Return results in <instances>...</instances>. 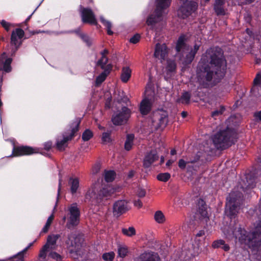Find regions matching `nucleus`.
<instances>
[{
    "mask_svg": "<svg viewBox=\"0 0 261 261\" xmlns=\"http://www.w3.org/2000/svg\"><path fill=\"white\" fill-rule=\"evenodd\" d=\"M226 70V63L221 49L211 48L202 56L198 64V80L202 84L213 79L217 82L224 76Z\"/></svg>",
    "mask_w": 261,
    "mask_h": 261,
    "instance_id": "nucleus-1",
    "label": "nucleus"
},
{
    "mask_svg": "<svg viewBox=\"0 0 261 261\" xmlns=\"http://www.w3.org/2000/svg\"><path fill=\"white\" fill-rule=\"evenodd\" d=\"M233 235L242 245L253 250L261 246V220L254 224V229L248 232L241 227L232 231Z\"/></svg>",
    "mask_w": 261,
    "mask_h": 261,
    "instance_id": "nucleus-2",
    "label": "nucleus"
},
{
    "mask_svg": "<svg viewBox=\"0 0 261 261\" xmlns=\"http://www.w3.org/2000/svg\"><path fill=\"white\" fill-rule=\"evenodd\" d=\"M172 0H156V7L153 13L147 18L146 24L150 29L157 31L163 24L164 16L166 14L165 10L168 8Z\"/></svg>",
    "mask_w": 261,
    "mask_h": 261,
    "instance_id": "nucleus-3",
    "label": "nucleus"
},
{
    "mask_svg": "<svg viewBox=\"0 0 261 261\" xmlns=\"http://www.w3.org/2000/svg\"><path fill=\"white\" fill-rule=\"evenodd\" d=\"M114 191V189L111 186L97 182L87 191L85 198L87 200L99 203L103 199L111 196Z\"/></svg>",
    "mask_w": 261,
    "mask_h": 261,
    "instance_id": "nucleus-4",
    "label": "nucleus"
},
{
    "mask_svg": "<svg viewBox=\"0 0 261 261\" xmlns=\"http://www.w3.org/2000/svg\"><path fill=\"white\" fill-rule=\"evenodd\" d=\"M200 43H196L193 48H190L186 43L185 36H180L177 42L176 49L177 56L184 64H190L193 60L196 54L199 50Z\"/></svg>",
    "mask_w": 261,
    "mask_h": 261,
    "instance_id": "nucleus-5",
    "label": "nucleus"
},
{
    "mask_svg": "<svg viewBox=\"0 0 261 261\" xmlns=\"http://www.w3.org/2000/svg\"><path fill=\"white\" fill-rule=\"evenodd\" d=\"M59 234H51L48 236L46 244L40 251L39 261H45L52 258L56 261H62V257L54 251L57 248V241L60 238Z\"/></svg>",
    "mask_w": 261,
    "mask_h": 261,
    "instance_id": "nucleus-6",
    "label": "nucleus"
},
{
    "mask_svg": "<svg viewBox=\"0 0 261 261\" xmlns=\"http://www.w3.org/2000/svg\"><path fill=\"white\" fill-rule=\"evenodd\" d=\"M236 136V134L233 130L227 128L216 133L212 139L217 149H224L234 143Z\"/></svg>",
    "mask_w": 261,
    "mask_h": 261,
    "instance_id": "nucleus-7",
    "label": "nucleus"
},
{
    "mask_svg": "<svg viewBox=\"0 0 261 261\" xmlns=\"http://www.w3.org/2000/svg\"><path fill=\"white\" fill-rule=\"evenodd\" d=\"M242 196V193L240 191L233 190L227 197L225 214L230 218L237 215Z\"/></svg>",
    "mask_w": 261,
    "mask_h": 261,
    "instance_id": "nucleus-8",
    "label": "nucleus"
},
{
    "mask_svg": "<svg viewBox=\"0 0 261 261\" xmlns=\"http://www.w3.org/2000/svg\"><path fill=\"white\" fill-rule=\"evenodd\" d=\"M63 219L67 220L66 227L69 229L73 228L79 224L80 211L76 203H72L68 207L67 213Z\"/></svg>",
    "mask_w": 261,
    "mask_h": 261,
    "instance_id": "nucleus-9",
    "label": "nucleus"
},
{
    "mask_svg": "<svg viewBox=\"0 0 261 261\" xmlns=\"http://www.w3.org/2000/svg\"><path fill=\"white\" fill-rule=\"evenodd\" d=\"M80 121H76L72 123L71 126L70 133H65L63 135L62 139L58 138L57 140V147L60 150H64L67 146V142L71 140L74 134L79 130Z\"/></svg>",
    "mask_w": 261,
    "mask_h": 261,
    "instance_id": "nucleus-10",
    "label": "nucleus"
},
{
    "mask_svg": "<svg viewBox=\"0 0 261 261\" xmlns=\"http://www.w3.org/2000/svg\"><path fill=\"white\" fill-rule=\"evenodd\" d=\"M168 122V113L166 111L159 110L153 113L152 125L155 129L164 128Z\"/></svg>",
    "mask_w": 261,
    "mask_h": 261,
    "instance_id": "nucleus-11",
    "label": "nucleus"
},
{
    "mask_svg": "<svg viewBox=\"0 0 261 261\" xmlns=\"http://www.w3.org/2000/svg\"><path fill=\"white\" fill-rule=\"evenodd\" d=\"M182 3L177 11L179 17L185 18L194 12L197 8V4L189 0H180Z\"/></svg>",
    "mask_w": 261,
    "mask_h": 261,
    "instance_id": "nucleus-12",
    "label": "nucleus"
},
{
    "mask_svg": "<svg viewBox=\"0 0 261 261\" xmlns=\"http://www.w3.org/2000/svg\"><path fill=\"white\" fill-rule=\"evenodd\" d=\"M130 116V110L127 108L123 107L120 111L113 115L112 121L115 125H121L127 122Z\"/></svg>",
    "mask_w": 261,
    "mask_h": 261,
    "instance_id": "nucleus-13",
    "label": "nucleus"
},
{
    "mask_svg": "<svg viewBox=\"0 0 261 261\" xmlns=\"http://www.w3.org/2000/svg\"><path fill=\"white\" fill-rule=\"evenodd\" d=\"M24 31L21 29H16L12 32L11 37V44L14 46L11 53V55H13L17 50L21 44V39L24 36Z\"/></svg>",
    "mask_w": 261,
    "mask_h": 261,
    "instance_id": "nucleus-14",
    "label": "nucleus"
},
{
    "mask_svg": "<svg viewBox=\"0 0 261 261\" xmlns=\"http://www.w3.org/2000/svg\"><path fill=\"white\" fill-rule=\"evenodd\" d=\"M129 209L128 203L124 200L116 201L113 206V214L115 217H119Z\"/></svg>",
    "mask_w": 261,
    "mask_h": 261,
    "instance_id": "nucleus-15",
    "label": "nucleus"
},
{
    "mask_svg": "<svg viewBox=\"0 0 261 261\" xmlns=\"http://www.w3.org/2000/svg\"><path fill=\"white\" fill-rule=\"evenodd\" d=\"M80 12L83 22L96 24V19L91 9L85 8L82 6H80Z\"/></svg>",
    "mask_w": 261,
    "mask_h": 261,
    "instance_id": "nucleus-16",
    "label": "nucleus"
},
{
    "mask_svg": "<svg viewBox=\"0 0 261 261\" xmlns=\"http://www.w3.org/2000/svg\"><path fill=\"white\" fill-rule=\"evenodd\" d=\"M168 49L165 44L157 43L155 45L154 55L162 62L165 61L168 56Z\"/></svg>",
    "mask_w": 261,
    "mask_h": 261,
    "instance_id": "nucleus-17",
    "label": "nucleus"
},
{
    "mask_svg": "<svg viewBox=\"0 0 261 261\" xmlns=\"http://www.w3.org/2000/svg\"><path fill=\"white\" fill-rule=\"evenodd\" d=\"M37 152V151L36 148H33L29 146H20L13 147L12 154L13 156H20L24 155H30Z\"/></svg>",
    "mask_w": 261,
    "mask_h": 261,
    "instance_id": "nucleus-18",
    "label": "nucleus"
},
{
    "mask_svg": "<svg viewBox=\"0 0 261 261\" xmlns=\"http://www.w3.org/2000/svg\"><path fill=\"white\" fill-rule=\"evenodd\" d=\"M69 247L72 248L70 249L71 252H76L80 249L81 245L80 238L75 237L74 234L71 233L68 236V240L66 242Z\"/></svg>",
    "mask_w": 261,
    "mask_h": 261,
    "instance_id": "nucleus-19",
    "label": "nucleus"
},
{
    "mask_svg": "<svg viewBox=\"0 0 261 261\" xmlns=\"http://www.w3.org/2000/svg\"><path fill=\"white\" fill-rule=\"evenodd\" d=\"M159 156L156 150H152L148 152L143 161V165L145 168L149 167L154 162L158 160Z\"/></svg>",
    "mask_w": 261,
    "mask_h": 261,
    "instance_id": "nucleus-20",
    "label": "nucleus"
},
{
    "mask_svg": "<svg viewBox=\"0 0 261 261\" xmlns=\"http://www.w3.org/2000/svg\"><path fill=\"white\" fill-rule=\"evenodd\" d=\"M176 64L174 60H167V65L163 71L165 78L167 79L170 78L175 72Z\"/></svg>",
    "mask_w": 261,
    "mask_h": 261,
    "instance_id": "nucleus-21",
    "label": "nucleus"
},
{
    "mask_svg": "<svg viewBox=\"0 0 261 261\" xmlns=\"http://www.w3.org/2000/svg\"><path fill=\"white\" fill-rule=\"evenodd\" d=\"M11 62L12 59L7 58L6 54L4 53L0 57V70H4L7 72L11 71Z\"/></svg>",
    "mask_w": 261,
    "mask_h": 261,
    "instance_id": "nucleus-22",
    "label": "nucleus"
},
{
    "mask_svg": "<svg viewBox=\"0 0 261 261\" xmlns=\"http://www.w3.org/2000/svg\"><path fill=\"white\" fill-rule=\"evenodd\" d=\"M227 5L225 0H216L214 10L218 15H225L227 14Z\"/></svg>",
    "mask_w": 261,
    "mask_h": 261,
    "instance_id": "nucleus-23",
    "label": "nucleus"
},
{
    "mask_svg": "<svg viewBox=\"0 0 261 261\" xmlns=\"http://www.w3.org/2000/svg\"><path fill=\"white\" fill-rule=\"evenodd\" d=\"M240 189L243 191H245L248 189L253 188L255 186V179L248 175L244 179H242L240 183Z\"/></svg>",
    "mask_w": 261,
    "mask_h": 261,
    "instance_id": "nucleus-24",
    "label": "nucleus"
},
{
    "mask_svg": "<svg viewBox=\"0 0 261 261\" xmlns=\"http://www.w3.org/2000/svg\"><path fill=\"white\" fill-rule=\"evenodd\" d=\"M196 217L199 219H207V213L206 211V205L205 202L199 199L198 202V210L196 214Z\"/></svg>",
    "mask_w": 261,
    "mask_h": 261,
    "instance_id": "nucleus-25",
    "label": "nucleus"
},
{
    "mask_svg": "<svg viewBox=\"0 0 261 261\" xmlns=\"http://www.w3.org/2000/svg\"><path fill=\"white\" fill-rule=\"evenodd\" d=\"M158 255L153 252H145L140 255L136 261H159Z\"/></svg>",
    "mask_w": 261,
    "mask_h": 261,
    "instance_id": "nucleus-26",
    "label": "nucleus"
},
{
    "mask_svg": "<svg viewBox=\"0 0 261 261\" xmlns=\"http://www.w3.org/2000/svg\"><path fill=\"white\" fill-rule=\"evenodd\" d=\"M188 245L187 247L186 246L184 247L183 253L185 252L186 255L188 258H190L197 255L198 253L199 248L198 246H194L192 243H188Z\"/></svg>",
    "mask_w": 261,
    "mask_h": 261,
    "instance_id": "nucleus-27",
    "label": "nucleus"
},
{
    "mask_svg": "<svg viewBox=\"0 0 261 261\" xmlns=\"http://www.w3.org/2000/svg\"><path fill=\"white\" fill-rule=\"evenodd\" d=\"M151 108V103L148 99L145 98L141 102L140 111L142 115H147L150 111Z\"/></svg>",
    "mask_w": 261,
    "mask_h": 261,
    "instance_id": "nucleus-28",
    "label": "nucleus"
},
{
    "mask_svg": "<svg viewBox=\"0 0 261 261\" xmlns=\"http://www.w3.org/2000/svg\"><path fill=\"white\" fill-rule=\"evenodd\" d=\"M68 185L72 194H75L79 187V179L75 177H71L68 181Z\"/></svg>",
    "mask_w": 261,
    "mask_h": 261,
    "instance_id": "nucleus-29",
    "label": "nucleus"
},
{
    "mask_svg": "<svg viewBox=\"0 0 261 261\" xmlns=\"http://www.w3.org/2000/svg\"><path fill=\"white\" fill-rule=\"evenodd\" d=\"M199 153L197 154L194 159H191L189 160L186 161L183 159H180L178 161V167L181 169H184L186 166L189 167L188 164L189 163H194L197 162L200 158V155L199 154Z\"/></svg>",
    "mask_w": 261,
    "mask_h": 261,
    "instance_id": "nucleus-30",
    "label": "nucleus"
},
{
    "mask_svg": "<svg viewBox=\"0 0 261 261\" xmlns=\"http://www.w3.org/2000/svg\"><path fill=\"white\" fill-rule=\"evenodd\" d=\"M112 65L109 64L107 66L106 69L100 75H99L96 79V85L98 86L102 83L106 79L107 76L109 74L112 69Z\"/></svg>",
    "mask_w": 261,
    "mask_h": 261,
    "instance_id": "nucleus-31",
    "label": "nucleus"
},
{
    "mask_svg": "<svg viewBox=\"0 0 261 261\" xmlns=\"http://www.w3.org/2000/svg\"><path fill=\"white\" fill-rule=\"evenodd\" d=\"M212 246L214 248H220L225 251H228L230 249L229 245L226 244L224 240L221 239L214 241Z\"/></svg>",
    "mask_w": 261,
    "mask_h": 261,
    "instance_id": "nucleus-32",
    "label": "nucleus"
},
{
    "mask_svg": "<svg viewBox=\"0 0 261 261\" xmlns=\"http://www.w3.org/2000/svg\"><path fill=\"white\" fill-rule=\"evenodd\" d=\"M33 245V243H30L27 247H26L23 250L19 252L17 254L14 255L13 257L5 258L2 260L1 261H7L8 260H11L12 258H19L20 261H22V259H23L24 255L28 250V249Z\"/></svg>",
    "mask_w": 261,
    "mask_h": 261,
    "instance_id": "nucleus-33",
    "label": "nucleus"
},
{
    "mask_svg": "<svg viewBox=\"0 0 261 261\" xmlns=\"http://www.w3.org/2000/svg\"><path fill=\"white\" fill-rule=\"evenodd\" d=\"M131 70L128 67H123L121 74V80L123 83H126L131 76Z\"/></svg>",
    "mask_w": 261,
    "mask_h": 261,
    "instance_id": "nucleus-34",
    "label": "nucleus"
},
{
    "mask_svg": "<svg viewBox=\"0 0 261 261\" xmlns=\"http://www.w3.org/2000/svg\"><path fill=\"white\" fill-rule=\"evenodd\" d=\"M134 137H135L133 134H128L127 135L124 144V147L126 150H129L131 149L133 145Z\"/></svg>",
    "mask_w": 261,
    "mask_h": 261,
    "instance_id": "nucleus-35",
    "label": "nucleus"
},
{
    "mask_svg": "<svg viewBox=\"0 0 261 261\" xmlns=\"http://www.w3.org/2000/svg\"><path fill=\"white\" fill-rule=\"evenodd\" d=\"M154 218L158 223H163L166 220L164 214L161 211H158L155 213Z\"/></svg>",
    "mask_w": 261,
    "mask_h": 261,
    "instance_id": "nucleus-36",
    "label": "nucleus"
},
{
    "mask_svg": "<svg viewBox=\"0 0 261 261\" xmlns=\"http://www.w3.org/2000/svg\"><path fill=\"white\" fill-rule=\"evenodd\" d=\"M190 94L188 92H185L182 93L180 98L178 99V101L183 104H188L190 102Z\"/></svg>",
    "mask_w": 261,
    "mask_h": 261,
    "instance_id": "nucleus-37",
    "label": "nucleus"
},
{
    "mask_svg": "<svg viewBox=\"0 0 261 261\" xmlns=\"http://www.w3.org/2000/svg\"><path fill=\"white\" fill-rule=\"evenodd\" d=\"M128 253V248L125 245H119L118 247V255L123 258Z\"/></svg>",
    "mask_w": 261,
    "mask_h": 261,
    "instance_id": "nucleus-38",
    "label": "nucleus"
},
{
    "mask_svg": "<svg viewBox=\"0 0 261 261\" xmlns=\"http://www.w3.org/2000/svg\"><path fill=\"white\" fill-rule=\"evenodd\" d=\"M116 174L113 171H106L105 173V179L107 182H111L112 181L115 177Z\"/></svg>",
    "mask_w": 261,
    "mask_h": 261,
    "instance_id": "nucleus-39",
    "label": "nucleus"
},
{
    "mask_svg": "<svg viewBox=\"0 0 261 261\" xmlns=\"http://www.w3.org/2000/svg\"><path fill=\"white\" fill-rule=\"evenodd\" d=\"M100 21L107 28V33L109 35H111L113 34V32L111 31L112 24L111 22L106 20L102 16L100 17Z\"/></svg>",
    "mask_w": 261,
    "mask_h": 261,
    "instance_id": "nucleus-40",
    "label": "nucleus"
},
{
    "mask_svg": "<svg viewBox=\"0 0 261 261\" xmlns=\"http://www.w3.org/2000/svg\"><path fill=\"white\" fill-rule=\"evenodd\" d=\"M108 62V58L102 54L101 59L97 62V65L100 66L101 68L104 70L106 69V67L108 64H107Z\"/></svg>",
    "mask_w": 261,
    "mask_h": 261,
    "instance_id": "nucleus-41",
    "label": "nucleus"
},
{
    "mask_svg": "<svg viewBox=\"0 0 261 261\" xmlns=\"http://www.w3.org/2000/svg\"><path fill=\"white\" fill-rule=\"evenodd\" d=\"M122 232L127 237H132L136 234L135 229L133 227H129L128 228H123Z\"/></svg>",
    "mask_w": 261,
    "mask_h": 261,
    "instance_id": "nucleus-42",
    "label": "nucleus"
},
{
    "mask_svg": "<svg viewBox=\"0 0 261 261\" xmlns=\"http://www.w3.org/2000/svg\"><path fill=\"white\" fill-rule=\"evenodd\" d=\"M54 218V215L53 214H52L47 219V221L46 222V224L45 226L43 227L42 230V232H43L44 233L47 232L51 223L53 222V220Z\"/></svg>",
    "mask_w": 261,
    "mask_h": 261,
    "instance_id": "nucleus-43",
    "label": "nucleus"
},
{
    "mask_svg": "<svg viewBox=\"0 0 261 261\" xmlns=\"http://www.w3.org/2000/svg\"><path fill=\"white\" fill-rule=\"evenodd\" d=\"M93 136L92 132L89 129H87L85 130L82 135V139L84 141L89 140Z\"/></svg>",
    "mask_w": 261,
    "mask_h": 261,
    "instance_id": "nucleus-44",
    "label": "nucleus"
},
{
    "mask_svg": "<svg viewBox=\"0 0 261 261\" xmlns=\"http://www.w3.org/2000/svg\"><path fill=\"white\" fill-rule=\"evenodd\" d=\"M115 255V254L113 251L105 253L102 255V258L106 261H113Z\"/></svg>",
    "mask_w": 261,
    "mask_h": 261,
    "instance_id": "nucleus-45",
    "label": "nucleus"
},
{
    "mask_svg": "<svg viewBox=\"0 0 261 261\" xmlns=\"http://www.w3.org/2000/svg\"><path fill=\"white\" fill-rule=\"evenodd\" d=\"M170 178V174L168 173H160L157 176L158 180L166 182Z\"/></svg>",
    "mask_w": 261,
    "mask_h": 261,
    "instance_id": "nucleus-46",
    "label": "nucleus"
},
{
    "mask_svg": "<svg viewBox=\"0 0 261 261\" xmlns=\"http://www.w3.org/2000/svg\"><path fill=\"white\" fill-rule=\"evenodd\" d=\"M111 132H105L102 135V141L103 143H109L111 141L110 137Z\"/></svg>",
    "mask_w": 261,
    "mask_h": 261,
    "instance_id": "nucleus-47",
    "label": "nucleus"
},
{
    "mask_svg": "<svg viewBox=\"0 0 261 261\" xmlns=\"http://www.w3.org/2000/svg\"><path fill=\"white\" fill-rule=\"evenodd\" d=\"M183 196L182 195H180L177 196L175 200V204H177L179 206H182L185 205H186V202H184L182 201Z\"/></svg>",
    "mask_w": 261,
    "mask_h": 261,
    "instance_id": "nucleus-48",
    "label": "nucleus"
},
{
    "mask_svg": "<svg viewBox=\"0 0 261 261\" xmlns=\"http://www.w3.org/2000/svg\"><path fill=\"white\" fill-rule=\"evenodd\" d=\"M140 39V35L136 34L130 39L129 41L132 43L136 44L139 41Z\"/></svg>",
    "mask_w": 261,
    "mask_h": 261,
    "instance_id": "nucleus-49",
    "label": "nucleus"
},
{
    "mask_svg": "<svg viewBox=\"0 0 261 261\" xmlns=\"http://www.w3.org/2000/svg\"><path fill=\"white\" fill-rule=\"evenodd\" d=\"M225 110V108L224 107L221 106L220 108V110H216L212 112V117H214L216 116H218L220 114H221L223 113L224 111Z\"/></svg>",
    "mask_w": 261,
    "mask_h": 261,
    "instance_id": "nucleus-50",
    "label": "nucleus"
},
{
    "mask_svg": "<svg viewBox=\"0 0 261 261\" xmlns=\"http://www.w3.org/2000/svg\"><path fill=\"white\" fill-rule=\"evenodd\" d=\"M2 25L5 29L7 31H9L12 24L5 20H3L1 21Z\"/></svg>",
    "mask_w": 261,
    "mask_h": 261,
    "instance_id": "nucleus-51",
    "label": "nucleus"
},
{
    "mask_svg": "<svg viewBox=\"0 0 261 261\" xmlns=\"http://www.w3.org/2000/svg\"><path fill=\"white\" fill-rule=\"evenodd\" d=\"M260 80H261V74L258 73L254 80V85L253 88H254L256 86H257V85H258L260 83Z\"/></svg>",
    "mask_w": 261,
    "mask_h": 261,
    "instance_id": "nucleus-52",
    "label": "nucleus"
},
{
    "mask_svg": "<svg viewBox=\"0 0 261 261\" xmlns=\"http://www.w3.org/2000/svg\"><path fill=\"white\" fill-rule=\"evenodd\" d=\"M146 191L144 189L139 188L137 192V195L139 197H143L145 196Z\"/></svg>",
    "mask_w": 261,
    "mask_h": 261,
    "instance_id": "nucleus-53",
    "label": "nucleus"
},
{
    "mask_svg": "<svg viewBox=\"0 0 261 261\" xmlns=\"http://www.w3.org/2000/svg\"><path fill=\"white\" fill-rule=\"evenodd\" d=\"M100 170V165L99 164H96L93 167L92 172L93 174H96L99 172Z\"/></svg>",
    "mask_w": 261,
    "mask_h": 261,
    "instance_id": "nucleus-54",
    "label": "nucleus"
},
{
    "mask_svg": "<svg viewBox=\"0 0 261 261\" xmlns=\"http://www.w3.org/2000/svg\"><path fill=\"white\" fill-rule=\"evenodd\" d=\"M134 204L135 206L140 208L142 206V203L140 200L138 199L134 201Z\"/></svg>",
    "mask_w": 261,
    "mask_h": 261,
    "instance_id": "nucleus-55",
    "label": "nucleus"
},
{
    "mask_svg": "<svg viewBox=\"0 0 261 261\" xmlns=\"http://www.w3.org/2000/svg\"><path fill=\"white\" fill-rule=\"evenodd\" d=\"M81 37L84 41L87 43L88 45H89L91 43L89 42V38L87 36L83 34L81 35Z\"/></svg>",
    "mask_w": 261,
    "mask_h": 261,
    "instance_id": "nucleus-56",
    "label": "nucleus"
},
{
    "mask_svg": "<svg viewBox=\"0 0 261 261\" xmlns=\"http://www.w3.org/2000/svg\"><path fill=\"white\" fill-rule=\"evenodd\" d=\"M51 146L52 143L50 142H46L44 145V148L46 150H49L51 148Z\"/></svg>",
    "mask_w": 261,
    "mask_h": 261,
    "instance_id": "nucleus-57",
    "label": "nucleus"
},
{
    "mask_svg": "<svg viewBox=\"0 0 261 261\" xmlns=\"http://www.w3.org/2000/svg\"><path fill=\"white\" fill-rule=\"evenodd\" d=\"M175 160H168L167 163H166V166L167 167H169L173 163H174Z\"/></svg>",
    "mask_w": 261,
    "mask_h": 261,
    "instance_id": "nucleus-58",
    "label": "nucleus"
},
{
    "mask_svg": "<svg viewBox=\"0 0 261 261\" xmlns=\"http://www.w3.org/2000/svg\"><path fill=\"white\" fill-rule=\"evenodd\" d=\"M151 90V87L150 86V85H147V87H146V89H145V94H147V95H149V94H148V93L149 92V90Z\"/></svg>",
    "mask_w": 261,
    "mask_h": 261,
    "instance_id": "nucleus-59",
    "label": "nucleus"
},
{
    "mask_svg": "<svg viewBox=\"0 0 261 261\" xmlns=\"http://www.w3.org/2000/svg\"><path fill=\"white\" fill-rule=\"evenodd\" d=\"M61 188V179H59V187H58V197L59 196Z\"/></svg>",
    "mask_w": 261,
    "mask_h": 261,
    "instance_id": "nucleus-60",
    "label": "nucleus"
},
{
    "mask_svg": "<svg viewBox=\"0 0 261 261\" xmlns=\"http://www.w3.org/2000/svg\"><path fill=\"white\" fill-rule=\"evenodd\" d=\"M246 32L247 34V35L249 36L250 38L251 37L252 32L251 30H250L249 29H247L246 30Z\"/></svg>",
    "mask_w": 261,
    "mask_h": 261,
    "instance_id": "nucleus-61",
    "label": "nucleus"
},
{
    "mask_svg": "<svg viewBox=\"0 0 261 261\" xmlns=\"http://www.w3.org/2000/svg\"><path fill=\"white\" fill-rule=\"evenodd\" d=\"M255 117L259 119L261 121V111L255 114Z\"/></svg>",
    "mask_w": 261,
    "mask_h": 261,
    "instance_id": "nucleus-62",
    "label": "nucleus"
},
{
    "mask_svg": "<svg viewBox=\"0 0 261 261\" xmlns=\"http://www.w3.org/2000/svg\"><path fill=\"white\" fill-rule=\"evenodd\" d=\"M204 231L201 230L196 234V236L197 237H201V236L204 235Z\"/></svg>",
    "mask_w": 261,
    "mask_h": 261,
    "instance_id": "nucleus-63",
    "label": "nucleus"
},
{
    "mask_svg": "<svg viewBox=\"0 0 261 261\" xmlns=\"http://www.w3.org/2000/svg\"><path fill=\"white\" fill-rule=\"evenodd\" d=\"M134 175V172L133 171H130L128 175V176L129 177V178H131L132 177H133Z\"/></svg>",
    "mask_w": 261,
    "mask_h": 261,
    "instance_id": "nucleus-64",
    "label": "nucleus"
}]
</instances>
